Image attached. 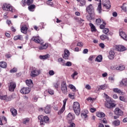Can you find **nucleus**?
<instances>
[{
    "instance_id": "5",
    "label": "nucleus",
    "mask_w": 127,
    "mask_h": 127,
    "mask_svg": "<svg viewBox=\"0 0 127 127\" xmlns=\"http://www.w3.org/2000/svg\"><path fill=\"white\" fill-rule=\"evenodd\" d=\"M61 90L63 94L67 95L68 90L67 89V84H66V82L64 81L61 83Z\"/></svg>"
},
{
    "instance_id": "27",
    "label": "nucleus",
    "mask_w": 127,
    "mask_h": 127,
    "mask_svg": "<svg viewBox=\"0 0 127 127\" xmlns=\"http://www.w3.org/2000/svg\"><path fill=\"white\" fill-rule=\"evenodd\" d=\"M51 112V108L50 107V106L48 105L45 108V113L46 114H50Z\"/></svg>"
},
{
    "instance_id": "59",
    "label": "nucleus",
    "mask_w": 127,
    "mask_h": 127,
    "mask_svg": "<svg viewBox=\"0 0 127 127\" xmlns=\"http://www.w3.org/2000/svg\"><path fill=\"white\" fill-rule=\"evenodd\" d=\"M102 122L103 124H108V121H107V119L104 118L102 120Z\"/></svg>"
},
{
    "instance_id": "2",
    "label": "nucleus",
    "mask_w": 127,
    "mask_h": 127,
    "mask_svg": "<svg viewBox=\"0 0 127 127\" xmlns=\"http://www.w3.org/2000/svg\"><path fill=\"white\" fill-rule=\"evenodd\" d=\"M2 8L4 11H10V12H13L15 10L12 5L8 3H3Z\"/></svg>"
},
{
    "instance_id": "56",
    "label": "nucleus",
    "mask_w": 127,
    "mask_h": 127,
    "mask_svg": "<svg viewBox=\"0 0 127 127\" xmlns=\"http://www.w3.org/2000/svg\"><path fill=\"white\" fill-rule=\"evenodd\" d=\"M58 61H59V62L62 63H64V62H65V61L64 60L62 59V58H59V59H58Z\"/></svg>"
},
{
    "instance_id": "54",
    "label": "nucleus",
    "mask_w": 127,
    "mask_h": 127,
    "mask_svg": "<svg viewBox=\"0 0 127 127\" xmlns=\"http://www.w3.org/2000/svg\"><path fill=\"white\" fill-rule=\"evenodd\" d=\"M88 110H85L81 113V116H84V115H88Z\"/></svg>"
},
{
    "instance_id": "45",
    "label": "nucleus",
    "mask_w": 127,
    "mask_h": 127,
    "mask_svg": "<svg viewBox=\"0 0 127 127\" xmlns=\"http://www.w3.org/2000/svg\"><path fill=\"white\" fill-rule=\"evenodd\" d=\"M80 6H84L86 4V1L85 0H81L80 2Z\"/></svg>"
},
{
    "instance_id": "64",
    "label": "nucleus",
    "mask_w": 127,
    "mask_h": 127,
    "mask_svg": "<svg viewBox=\"0 0 127 127\" xmlns=\"http://www.w3.org/2000/svg\"><path fill=\"white\" fill-rule=\"evenodd\" d=\"M90 111L91 113H94V112H96V110L95 108H91Z\"/></svg>"
},
{
    "instance_id": "34",
    "label": "nucleus",
    "mask_w": 127,
    "mask_h": 127,
    "mask_svg": "<svg viewBox=\"0 0 127 127\" xmlns=\"http://www.w3.org/2000/svg\"><path fill=\"white\" fill-rule=\"evenodd\" d=\"M14 40L16 41V40H22V36L21 35H18V36H15L13 38Z\"/></svg>"
},
{
    "instance_id": "14",
    "label": "nucleus",
    "mask_w": 127,
    "mask_h": 127,
    "mask_svg": "<svg viewBox=\"0 0 127 127\" xmlns=\"http://www.w3.org/2000/svg\"><path fill=\"white\" fill-rule=\"evenodd\" d=\"M20 92L21 93V94H24L25 95L26 94H29V93H30V88L23 87L20 90Z\"/></svg>"
},
{
    "instance_id": "28",
    "label": "nucleus",
    "mask_w": 127,
    "mask_h": 127,
    "mask_svg": "<svg viewBox=\"0 0 127 127\" xmlns=\"http://www.w3.org/2000/svg\"><path fill=\"white\" fill-rule=\"evenodd\" d=\"M49 54H47L44 56H40L39 58L40 59H41V60H46V59H48L50 57Z\"/></svg>"
},
{
    "instance_id": "4",
    "label": "nucleus",
    "mask_w": 127,
    "mask_h": 127,
    "mask_svg": "<svg viewBox=\"0 0 127 127\" xmlns=\"http://www.w3.org/2000/svg\"><path fill=\"white\" fill-rule=\"evenodd\" d=\"M106 101L107 102L105 103V106L107 109H113V108L116 107V104L113 103L112 99H107Z\"/></svg>"
},
{
    "instance_id": "53",
    "label": "nucleus",
    "mask_w": 127,
    "mask_h": 127,
    "mask_svg": "<svg viewBox=\"0 0 127 127\" xmlns=\"http://www.w3.org/2000/svg\"><path fill=\"white\" fill-rule=\"evenodd\" d=\"M77 75H78V72L77 71H74L71 76L73 79H74V78H75V76H77Z\"/></svg>"
},
{
    "instance_id": "16",
    "label": "nucleus",
    "mask_w": 127,
    "mask_h": 127,
    "mask_svg": "<svg viewBox=\"0 0 127 127\" xmlns=\"http://www.w3.org/2000/svg\"><path fill=\"white\" fill-rule=\"evenodd\" d=\"M114 113L117 116H123L124 115V112L119 108H116L114 110Z\"/></svg>"
},
{
    "instance_id": "39",
    "label": "nucleus",
    "mask_w": 127,
    "mask_h": 127,
    "mask_svg": "<svg viewBox=\"0 0 127 127\" xmlns=\"http://www.w3.org/2000/svg\"><path fill=\"white\" fill-rule=\"evenodd\" d=\"M125 66L124 65H120L119 66L116 67V70H119L120 71H123V70H125Z\"/></svg>"
},
{
    "instance_id": "20",
    "label": "nucleus",
    "mask_w": 127,
    "mask_h": 127,
    "mask_svg": "<svg viewBox=\"0 0 127 127\" xmlns=\"http://www.w3.org/2000/svg\"><path fill=\"white\" fill-rule=\"evenodd\" d=\"M28 9L29 10V11H31L32 12H33V11L35 10V8H36V6L35 5V4H31L30 5H28Z\"/></svg>"
},
{
    "instance_id": "19",
    "label": "nucleus",
    "mask_w": 127,
    "mask_h": 127,
    "mask_svg": "<svg viewBox=\"0 0 127 127\" xmlns=\"http://www.w3.org/2000/svg\"><path fill=\"white\" fill-rule=\"evenodd\" d=\"M43 43H40L41 45L39 47V50H43L44 49H47L48 48V43H45V44H42Z\"/></svg>"
},
{
    "instance_id": "60",
    "label": "nucleus",
    "mask_w": 127,
    "mask_h": 127,
    "mask_svg": "<svg viewBox=\"0 0 127 127\" xmlns=\"http://www.w3.org/2000/svg\"><path fill=\"white\" fill-rule=\"evenodd\" d=\"M94 58H95L94 56H90L88 59V60H89V61H92L93 59H94Z\"/></svg>"
},
{
    "instance_id": "22",
    "label": "nucleus",
    "mask_w": 127,
    "mask_h": 127,
    "mask_svg": "<svg viewBox=\"0 0 127 127\" xmlns=\"http://www.w3.org/2000/svg\"><path fill=\"white\" fill-rule=\"evenodd\" d=\"M66 119L68 121H73V120H75V115L72 114V113H69L66 117Z\"/></svg>"
},
{
    "instance_id": "36",
    "label": "nucleus",
    "mask_w": 127,
    "mask_h": 127,
    "mask_svg": "<svg viewBox=\"0 0 127 127\" xmlns=\"http://www.w3.org/2000/svg\"><path fill=\"white\" fill-rule=\"evenodd\" d=\"M100 38L101 40H105V39H108L109 40V37L105 35H102L100 36Z\"/></svg>"
},
{
    "instance_id": "51",
    "label": "nucleus",
    "mask_w": 127,
    "mask_h": 127,
    "mask_svg": "<svg viewBox=\"0 0 127 127\" xmlns=\"http://www.w3.org/2000/svg\"><path fill=\"white\" fill-rule=\"evenodd\" d=\"M103 24H101L100 26V29H104L105 28V26L106 25V23L105 22H103Z\"/></svg>"
},
{
    "instance_id": "24",
    "label": "nucleus",
    "mask_w": 127,
    "mask_h": 127,
    "mask_svg": "<svg viewBox=\"0 0 127 127\" xmlns=\"http://www.w3.org/2000/svg\"><path fill=\"white\" fill-rule=\"evenodd\" d=\"M7 122L6 118L4 117H3L2 119L0 118V126H2L5 125Z\"/></svg>"
},
{
    "instance_id": "9",
    "label": "nucleus",
    "mask_w": 127,
    "mask_h": 127,
    "mask_svg": "<svg viewBox=\"0 0 127 127\" xmlns=\"http://www.w3.org/2000/svg\"><path fill=\"white\" fill-rule=\"evenodd\" d=\"M67 101H68L67 99H65L63 100V106L61 109L58 112V115H61V114H63L64 111H65V107L66 106V103H67Z\"/></svg>"
},
{
    "instance_id": "49",
    "label": "nucleus",
    "mask_w": 127,
    "mask_h": 127,
    "mask_svg": "<svg viewBox=\"0 0 127 127\" xmlns=\"http://www.w3.org/2000/svg\"><path fill=\"white\" fill-rule=\"evenodd\" d=\"M48 93H49L50 95H54V90L52 89H48Z\"/></svg>"
},
{
    "instance_id": "63",
    "label": "nucleus",
    "mask_w": 127,
    "mask_h": 127,
    "mask_svg": "<svg viewBox=\"0 0 127 127\" xmlns=\"http://www.w3.org/2000/svg\"><path fill=\"white\" fill-rule=\"evenodd\" d=\"M47 4L51 6H54V4L52 2H47Z\"/></svg>"
},
{
    "instance_id": "11",
    "label": "nucleus",
    "mask_w": 127,
    "mask_h": 127,
    "mask_svg": "<svg viewBox=\"0 0 127 127\" xmlns=\"http://www.w3.org/2000/svg\"><path fill=\"white\" fill-rule=\"evenodd\" d=\"M69 56H70V52H69V50L65 49L64 50V55H63V58L65 60H68Z\"/></svg>"
},
{
    "instance_id": "10",
    "label": "nucleus",
    "mask_w": 127,
    "mask_h": 127,
    "mask_svg": "<svg viewBox=\"0 0 127 127\" xmlns=\"http://www.w3.org/2000/svg\"><path fill=\"white\" fill-rule=\"evenodd\" d=\"M119 35L124 40L127 41V34L123 30V29H119Z\"/></svg>"
},
{
    "instance_id": "37",
    "label": "nucleus",
    "mask_w": 127,
    "mask_h": 127,
    "mask_svg": "<svg viewBox=\"0 0 127 127\" xmlns=\"http://www.w3.org/2000/svg\"><path fill=\"white\" fill-rule=\"evenodd\" d=\"M103 57L101 55L98 56L96 58V60L97 62H102Z\"/></svg>"
},
{
    "instance_id": "13",
    "label": "nucleus",
    "mask_w": 127,
    "mask_h": 127,
    "mask_svg": "<svg viewBox=\"0 0 127 127\" xmlns=\"http://www.w3.org/2000/svg\"><path fill=\"white\" fill-rule=\"evenodd\" d=\"M115 49L116 50H117V51H119L120 52L126 51V50H127V48L125 47V46L122 45L116 46Z\"/></svg>"
},
{
    "instance_id": "6",
    "label": "nucleus",
    "mask_w": 127,
    "mask_h": 127,
    "mask_svg": "<svg viewBox=\"0 0 127 127\" xmlns=\"http://www.w3.org/2000/svg\"><path fill=\"white\" fill-rule=\"evenodd\" d=\"M34 0H22L21 1V4L22 6H25L26 4L27 5H30V4H32Z\"/></svg>"
},
{
    "instance_id": "46",
    "label": "nucleus",
    "mask_w": 127,
    "mask_h": 127,
    "mask_svg": "<svg viewBox=\"0 0 127 127\" xmlns=\"http://www.w3.org/2000/svg\"><path fill=\"white\" fill-rule=\"evenodd\" d=\"M96 24H97V25H100L101 24V23H102V20H101V19H100V18L96 19Z\"/></svg>"
},
{
    "instance_id": "43",
    "label": "nucleus",
    "mask_w": 127,
    "mask_h": 127,
    "mask_svg": "<svg viewBox=\"0 0 127 127\" xmlns=\"http://www.w3.org/2000/svg\"><path fill=\"white\" fill-rule=\"evenodd\" d=\"M68 97L70 98V99H71V100H75V95L74 93L72 94H69Z\"/></svg>"
},
{
    "instance_id": "41",
    "label": "nucleus",
    "mask_w": 127,
    "mask_h": 127,
    "mask_svg": "<svg viewBox=\"0 0 127 127\" xmlns=\"http://www.w3.org/2000/svg\"><path fill=\"white\" fill-rule=\"evenodd\" d=\"M107 88V86L105 85H100V88H98V90L100 91L101 90H105Z\"/></svg>"
},
{
    "instance_id": "8",
    "label": "nucleus",
    "mask_w": 127,
    "mask_h": 127,
    "mask_svg": "<svg viewBox=\"0 0 127 127\" xmlns=\"http://www.w3.org/2000/svg\"><path fill=\"white\" fill-rule=\"evenodd\" d=\"M16 88V83L14 82H11L9 83V85L8 86V90L10 92H13L14 91V89Z\"/></svg>"
},
{
    "instance_id": "31",
    "label": "nucleus",
    "mask_w": 127,
    "mask_h": 127,
    "mask_svg": "<svg viewBox=\"0 0 127 127\" xmlns=\"http://www.w3.org/2000/svg\"><path fill=\"white\" fill-rule=\"evenodd\" d=\"M0 67L3 68H6L7 67V64L4 62H0Z\"/></svg>"
},
{
    "instance_id": "18",
    "label": "nucleus",
    "mask_w": 127,
    "mask_h": 127,
    "mask_svg": "<svg viewBox=\"0 0 127 127\" xmlns=\"http://www.w3.org/2000/svg\"><path fill=\"white\" fill-rule=\"evenodd\" d=\"M27 30H28V28L26 25H22L21 26V32L24 33V34H26L27 33Z\"/></svg>"
},
{
    "instance_id": "29",
    "label": "nucleus",
    "mask_w": 127,
    "mask_h": 127,
    "mask_svg": "<svg viewBox=\"0 0 127 127\" xmlns=\"http://www.w3.org/2000/svg\"><path fill=\"white\" fill-rule=\"evenodd\" d=\"M26 84L28 86V87H32L33 85V82L31 79L26 80Z\"/></svg>"
},
{
    "instance_id": "38",
    "label": "nucleus",
    "mask_w": 127,
    "mask_h": 127,
    "mask_svg": "<svg viewBox=\"0 0 127 127\" xmlns=\"http://www.w3.org/2000/svg\"><path fill=\"white\" fill-rule=\"evenodd\" d=\"M68 88L72 90L73 92H76V87H75L72 84H69L68 85Z\"/></svg>"
},
{
    "instance_id": "57",
    "label": "nucleus",
    "mask_w": 127,
    "mask_h": 127,
    "mask_svg": "<svg viewBox=\"0 0 127 127\" xmlns=\"http://www.w3.org/2000/svg\"><path fill=\"white\" fill-rule=\"evenodd\" d=\"M92 16H91V14H90V15H87V19L89 21L92 20Z\"/></svg>"
},
{
    "instance_id": "50",
    "label": "nucleus",
    "mask_w": 127,
    "mask_h": 127,
    "mask_svg": "<svg viewBox=\"0 0 127 127\" xmlns=\"http://www.w3.org/2000/svg\"><path fill=\"white\" fill-rule=\"evenodd\" d=\"M28 123H29V119H26L23 121V124H24V125H26V124H27Z\"/></svg>"
},
{
    "instance_id": "62",
    "label": "nucleus",
    "mask_w": 127,
    "mask_h": 127,
    "mask_svg": "<svg viewBox=\"0 0 127 127\" xmlns=\"http://www.w3.org/2000/svg\"><path fill=\"white\" fill-rule=\"evenodd\" d=\"M99 46H100V47H101L102 49L105 48V44H104V43H100L99 44Z\"/></svg>"
},
{
    "instance_id": "40",
    "label": "nucleus",
    "mask_w": 127,
    "mask_h": 127,
    "mask_svg": "<svg viewBox=\"0 0 127 127\" xmlns=\"http://www.w3.org/2000/svg\"><path fill=\"white\" fill-rule=\"evenodd\" d=\"M110 31V30L109 29V28H105L103 30V33H104L105 34H108V33H109Z\"/></svg>"
},
{
    "instance_id": "30",
    "label": "nucleus",
    "mask_w": 127,
    "mask_h": 127,
    "mask_svg": "<svg viewBox=\"0 0 127 127\" xmlns=\"http://www.w3.org/2000/svg\"><path fill=\"white\" fill-rule=\"evenodd\" d=\"M89 26L90 27L91 30L92 32H96L97 31V29H96V27H95V25H94L93 23H90Z\"/></svg>"
},
{
    "instance_id": "52",
    "label": "nucleus",
    "mask_w": 127,
    "mask_h": 127,
    "mask_svg": "<svg viewBox=\"0 0 127 127\" xmlns=\"http://www.w3.org/2000/svg\"><path fill=\"white\" fill-rule=\"evenodd\" d=\"M65 66H67L68 67H70V66H72V63L70 62H67L65 64Z\"/></svg>"
},
{
    "instance_id": "32",
    "label": "nucleus",
    "mask_w": 127,
    "mask_h": 127,
    "mask_svg": "<svg viewBox=\"0 0 127 127\" xmlns=\"http://www.w3.org/2000/svg\"><path fill=\"white\" fill-rule=\"evenodd\" d=\"M113 92H114V93H117V94H120V95H122L123 94V92H122V91L120 90V89L119 88H113Z\"/></svg>"
},
{
    "instance_id": "44",
    "label": "nucleus",
    "mask_w": 127,
    "mask_h": 127,
    "mask_svg": "<svg viewBox=\"0 0 127 127\" xmlns=\"http://www.w3.org/2000/svg\"><path fill=\"white\" fill-rule=\"evenodd\" d=\"M122 83L123 86H127V79H123L122 81Z\"/></svg>"
},
{
    "instance_id": "15",
    "label": "nucleus",
    "mask_w": 127,
    "mask_h": 127,
    "mask_svg": "<svg viewBox=\"0 0 127 127\" xmlns=\"http://www.w3.org/2000/svg\"><path fill=\"white\" fill-rule=\"evenodd\" d=\"M102 4L104 7L106 8V9H110V8H111V3L110 2V1L105 2V0H103Z\"/></svg>"
},
{
    "instance_id": "3",
    "label": "nucleus",
    "mask_w": 127,
    "mask_h": 127,
    "mask_svg": "<svg viewBox=\"0 0 127 127\" xmlns=\"http://www.w3.org/2000/svg\"><path fill=\"white\" fill-rule=\"evenodd\" d=\"M73 111L76 115V116H79L81 112V108H80V103L78 102H75L73 104Z\"/></svg>"
},
{
    "instance_id": "7",
    "label": "nucleus",
    "mask_w": 127,
    "mask_h": 127,
    "mask_svg": "<svg viewBox=\"0 0 127 127\" xmlns=\"http://www.w3.org/2000/svg\"><path fill=\"white\" fill-rule=\"evenodd\" d=\"M40 73V70L37 69V68L34 67L32 69L31 71V76L32 77H36V76H38V75H39Z\"/></svg>"
},
{
    "instance_id": "35",
    "label": "nucleus",
    "mask_w": 127,
    "mask_h": 127,
    "mask_svg": "<svg viewBox=\"0 0 127 127\" xmlns=\"http://www.w3.org/2000/svg\"><path fill=\"white\" fill-rule=\"evenodd\" d=\"M97 10L98 11L99 13H101L102 12V2H100L99 3V4L97 7Z\"/></svg>"
},
{
    "instance_id": "1",
    "label": "nucleus",
    "mask_w": 127,
    "mask_h": 127,
    "mask_svg": "<svg viewBox=\"0 0 127 127\" xmlns=\"http://www.w3.org/2000/svg\"><path fill=\"white\" fill-rule=\"evenodd\" d=\"M38 119L40 123V126H42V127H44L46 124L49 123V118L47 116H43V115H40L38 117Z\"/></svg>"
},
{
    "instance_id": "58",
    "label": "nucleus",
    "mask_w": 127,
    "mask_h": 127,
    "mask_svg": "<svg viewBox=\"0 0 127 127\" xmlns=\"http://www.w3.org/2000/svg\"><path fill=\"white\" fill-rule=\"evenodd\" d=\"M85 89H87V90H91V86L89 84H87L85 86Z\"/></svg>"
},
{
    "instance_id": "33",
    "label": "nucleus",
    "mask_w": 127,
    "mask_h": 127,
    "mask_svg": "<svg viewBox=\"0 0 127 127\" xmlns=\"http://www.w3.org/2000/svg\"><path fill=\"white\" fill-rule=\"evenodd\" d=\"M113 124L115 127H118V126H120V125H121V121H120V120H117L116 121H114L113 123Z\"/></svg>"
},
{
    "instance_id": "21",
    "label": "nucleus",
    "mask_w": 127,
    "mask_h": 127,
    "mask_svg": "<svg viewBox=\"0 0 127 127\" xmlns=\"http://www.w3.org/2000/svg\"><path fill=\"white\" fill-rule=\"evenodd\" d=\"M31 39L32 41H34V42H35L36 43H41L39 36H33Z\"/></svg>"
},
{
    "instance_id": "17",
    "label": "nucleus",
    "mask_w": 127,
    "mask_h": 127,
    "mask_svg": "<svg viewBox=\"0 0 127 127\" xmlns=\"http://www.w3.org/2000/svg\"><path fill=\"white\" fill-rule=\"evenodd\" d=\"M94 10V7H93V5L91 4H89L86 7V11L89 13V14H92L93 11Z\"/></svg>"
},
{
    "instance_id": "12",
    "label": "nucleus",
    "mask_w": 127,
    "mask_h": 127,
    "mask_svg": "<svg viewBox=\"0 0 127 127\" xmlns=\"http://www.w3.org/2000/svg\"><path fill=\"white\" fill-rule=\"evenodd\" d=\"M0 99L5 101V102H9V101H11V96H7V95H0Z\"/></svg>"
},
{
    "instance_id": "26",
    "label": "nucleus",
    "mask_w": 127,
    "mask_h": 127,
    "mask_svg": "<svg viewBox=\"0 0 127 127\" xmlns=\"http://www.w3.org/2000/svg\"><path fill=\"white\" fill-rule=\"evenodd\" d=\"M96 116L98 118H104L106 116V115L103 112H96Z\"/></svg>"
},
{
    "instance_id": "47",
    "label": "nucleus",
    "mask_w": 127,
    "mask_h": 127,
    "mask_svg": "<svg viewBox=\"0 0 127 127\" xmlns=\"http://www.w3.org/2000/svg\"><path fill=\"white\" fill-rule=\"evenodd\" d=\"M54 85V88H55V89H58V88H59V83L57 82V83H54L53 84Z\"/></svg>"
},
{
    "instance_id": "61",
    "label": "nucleus",
    "mask_w": 127,
    "mask_h": 127,
    "mask_svg": "<svg viewBox=\"0 0 127 127\" xmlns=\"http://www.w3.org/2000/svg\"><path fill=\"white\" fill-rule=\"evenodd\" d=\"M89 52V50L87 49H85L83 50V53L84 54H87Z\"/></svg>"
},
{
    "instance_id": "25",
    "label": "nucleus",
    "mask_w": 127,
    "mask_h": 127,
    "mask_svg": "<svg viewBox=\"0 0 127 127\" xmlns=\"http://www.w3.org/2000/svg\"><path fill=\"white\" fill-rule=\"evenodd\" d=\"M10 112L13 117H16V115H17V111L16 109L14 108H11L10 109Z\"/></svg>"
},
{
    "instance_id": "55",
    "label": "nucleus",
    "mask_w": 127,
    "mask_h": 127,
    "mask_svg": "<svg viewBox=\"0 0 127 127\" xmlns=\"http://www.w3.org/2000/svg\"><path fill=\"white\" fill-rule=\"evenodd\" d=\"M49 74L50 75V76H53V75L55 74V72H54V71L51 70L49 71Z\"/></svg>"
},
{
    "instance_id": "42",
    "label": "nucleus",
    "mask_w": 127,
    "mask_h": 127,
    "mask_svg": "<svg viewBox=\"0 0 127 127\" xmlns=\"http://www.w3.org/2000/svg\"><path fill=\"white\" fill-rule=\"evenodd\" d=\"M9 72L10 73H16V72H17V68L16 67H14L10 69Z\"/></svg>"
},
{
    "instance_id": "48",
    "label": "nucleus",
    "mask_w": 127,
    "mask_h": 127,
    "mask_svg": "<svg viewBox=\"0 0 127 127\" xmlns=\"http://www.w3.org/2000/svg\"><path fill=\"white\" fill-rule=\"evenodd\" d=\"M84 44L82 42H78L76 46H79V47H83Z\"/></svg>"
},
{
    "instance_id": "23",
    "label": "nucleus",
    "mask_w": 127,
    "mask_h": 127,
    "mask_svg": "<svg viewBox=\"0 0 127 127\" xmlns=\"http://www.w3.org/2000/svg\"><path fill=\"white\" fill-rule=\"evenodd\" d=\"M108 58L110 59V60H113V59L115 58V52H114V51H110L109 52Z\"/></svg>"
}]
</instances>
